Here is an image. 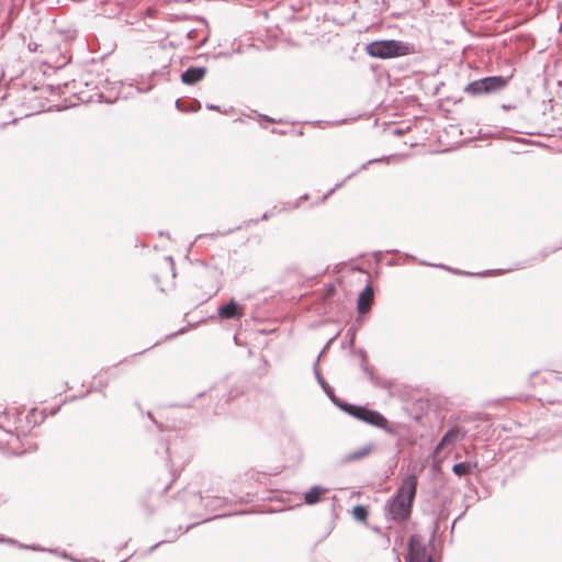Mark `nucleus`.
<instances>
[{"label":"nucleus","instance_id":"f257e3e1","mask_svg":"<svg viewBox=\"0 0 562 562\" xmlns=\"http://www.w3.org/2000/svg\"><path fill=\"white\" fill-rule=\"evenodd\" d=\"M416 491L417 477L415 475L404 477L392 502H389V519L403 522L411 517Z\"/></svg>","mask_w":562,"mask_h":562},{"label":"nucleus","instance_id":"f3484780","mask_svg":"<svg viewBox=\"0 0 562 562\" xmlns=\"http://www.w3.org/2000/svg\"><path fill=\"white\" fill-rule=\"evenodd\" d=\"M408 416H409V418H412V419H414L416 422L419 420V418H420L418 414H415V415L408 414Z\"/></svg>","mask_w":562,"mask_h":562},{"label":"nucleus","instance_id":"7ed1b4c3","mask_svg":"<svg viewBox=\"0 0 562 562\" xmlns=\"http://www.w3.org/2000/svg\"><path fill=\"white\" fill-rule=\"evenodd\" d=\"M341 408L348 413L349 415L363 420L370 425L383 427L384 426V417L378 412L371 411L363 406H357L352 404H344Z\"/></svg>","mask_w":562,"mask_h":562},{"label":"nucleus","instance_id":"dca6fc26","mask_svg":"<svg viewBox=\"0 0 562 562\" xmlns=\"http://www.w3.org/2000/svg\"><path fill=\"white\" fill-rule=\"evenodd\" d=\"M441 267H442L443 269H447V270H449V271H452V272H454V273H457V274H463V273H464V272H461V271L452 270V269H450V268H448V267H445V266H441Z\"/></svg>","mask_w":562,"mask_h":562},{"label":"nucleus","instance_id":"6e6552de","mask_svg":"<svg viewBox=\"0 0 562 562\" xmlns=\"http://www.w3.org/2000/svg\"><path fill=\"white\" fill-rule=\"evenodd\" d=\"M373 303V291L370 285H367L364 290L359 294L357 302V310L360 314L367 313Z\"/></svg>","mask_w":562,"mask_h":562},{"label":"nucleus","instance_id":"9d476101","mask_svg":"<svg viewBox=\"0 0 562 562\" xmlns=\"http://www.w3.org/2000/svg\"><path fill=\"white\" fill-rule=\"evenodd\" d=\"M368 53L373 57H386V42L380 41V42H373L367 46Z\"/></svg>","mask_w":562,"mask_h":562},{"label":"nucleus","instance_id":"39448f33","mask_svg":"<svg viewBox=\"0 0 562 562\" xmlns=\"http://www.w3.org/2000/svg\"><path fill=\"white\" fill-rule=\"evenodd\" d=\"M416 52V47L414 44L389 40V58L401 57L405 55H411Z\"/></svg>","mask_w":562,"mask_h":562},{"label":"nucleus","instance_id":"20e7f679","mask_svg":"<svg viewBox=\"0 0 562 562\" xmlns=\"http://www.w3.org/2000/svg\"><path fill=\"white\" fill-rule=\"evenodd\" d=\"M408 562H432L427 554L426 544L420 536H412L408 543Z\"/></svg>","mask_w":562,"mask_h":562},{"label":"nucleus","instance_id":"1a4fd4ad","mask_svg":"<svg viewBox=\"0 0 562 562\" xmlns=\"http://www.w3.org/2000/svg\"><path fill=\"white\" fill-rule=\"evenodd\" d=\"M206 74V69L204 67H192L187 69L182 76L181 79L187 85H193L195 82H199L204 78Z\"/></svg>","mask_w":562,"mask_h":562},{"label":"nucleus","instance_id":"4468645a","mask_svg":"<svg viewBox=\"0 0 562 562\" xmlns=\"http://www.w3.org/2000/svg\"><path fill=\"white\" fill-rule=\"evenodd\" d=\"M389 133L395 135V136H400L402 134V131L397 127L395 128H392L391 131L389 130Z\"/></svg>","mask_w":562,"mask_h":562},{"label":"nucleus","instance_id":"423d86ee","mask_svg":"<svg viewBox=\"0 0 562 562\" xmlns=\"http://www.w3.org/2000/svg\"><path fill=\"white\" fill-rule=\"evenodd\" d=\"M243 315V306L238 305L234 300L218 308V316L222 319L240 318Z\"/></svg>","mask_w":562,"mask_h":562},{"label":"nucleus","instance_id":"0eeeda50","mask_svg":"<svg viewBox=\"0 0 562 562\" xmlns=\"http://www.w3.org/2000/svg\"><path fill=\"white\" fill-rule=\"evenodd\" d=\"M463 437H464V431L461 428L454 427V428L449 429L445 434V436L442 437L440 442L437 445L436 452H438L440 449L445 448L446 446H453L456 442L462 440Z\"/></svg>","mask_w":562,"mask_h":562},{"label":"nucleus","instance_id":"ddd939ff","mask_svg":"<svg viewBox=\"0 0 562 562\" xmlns=\"http://www.w3.org/2000/svg\"><path fill=\"white\" fill-rule=\"evenodd\" d=\"M352 514L357 520H364L367 518L368 512L363 506H356L352 510Z\"/></svg>","mask_w":562,"mask_h":562},{"label":"nucleus","instance_id":"9b49d317","mask_svg":"<svg viewBox=\"0 0 562 562\" xmlns=\"http://www.w3.org/2000/svg\"><path fill=\"white\" fill-rule=\"evenodd\" d=\"M476 463H470V462H460L456 463L452 467V471L458 476H464L468 474H471L472 471L476 468Z\"/></svg>","mask_w":562,"mask_h":562},{"label":"nucleus","instance_id":"2eb2a0df","mask_svg":"<svg viewBox=\"0 0 562 562\" xmlns=\"http://www.w3.org/2000/svg\"><path fill=\"white\" fill-rule=\"evenodd\" d=\"M391 397H392V406H394L398 402V396L394 395L392 392Z\"/></svg>","mask_w":562,"mask_h":562},{"label":"nucleus","instance_id":"f03ea898","mask_svg":"<svg viewBox=\"0 0 562 562\" xmlns=\"http://www.w3.org/2000/svg\"><path fill=\"white\" fill-rule=\"evenodd\" d=\"M507 85V78L502 76L486 77L470 82L465 87V92L472 95L491 93L502 90Z\"/></svg>","mask_w":562,"mask_h":562},{"label":"nucleus","instance_id":"f8f14e48","mask_svg":"<svg viewBox=\"0 0 562 562\" xmlns=\"http://www.w3.org/2000/svg\"><path fill=\"white\" fill-rule=\"evenodd\" d=\"M326 491L319 486H315L313 488H311L307 493H305V496H304V499L306 502V504H310V505H313V504H316L322 495L325 493Z\"/></svg>","mask_w":562,"mask_h":562}]
</instances>
